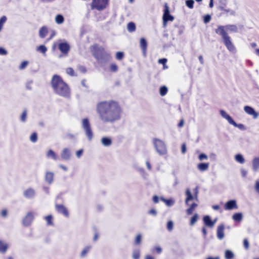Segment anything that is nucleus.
Masks as SVG:
<instances>
[{"label": "nucleus", "mask_w": 259, "mask_h": 259, "mask_svg": "<svg viewBox=\"0 0 259 259\" xmlns=\"http://www.w3.org/2000/svg\"><path fill=\"white\" fill-rule=\"evenodd\" d=\"M97 112L103 122L113 124L120 119L122 109L117 102L111 100L98 103Z\"/></svg>", "instance_id": "f257e3e1"}, {"label": "nucleus", "mask_w": 259, "mask_h": 259, "mask_svg": "<svg viewBox=\"0 0 259 259\" xmlns=\"http://www.w3.org/2000/svg\"><path fill=\"white\" fill-rule=\"evenodd\" d=\"M232 32H238V29L236 25H227L225 26L219 25L215 30V33L222 36L223 42L227 49L231 52H234L236 51L235 47L233 44L231 37L228 35L226 30Z\"/></svg>", "instance_id": "f03ea898"}, {"label": "nucleus", "mask_w": 259, "mask_h": 259, "mask_svg": "<svg viewBox=\"0 0 259 259\" xmlns=\"http://www.w3.org/2000/svg\"><path fill=\"white\" fill-rule=\"evenodd\" d=\"M92 48L93 57L96 59L100 67L106 71L107 69V64L112 59L110 54L107 52L103 47L99 46L97 44L93 46Z\"/></svg>", "instance_id": "7ed1b4c3"}, {"label": "nucleus", "mask_w": 259, "mask_h": 259, "mask_svg": "<svg viewBox=\"0 0 259 259\" xmlns=\"http://www.w3.org/2000/svg\"><path fill=\"white\" fill-rule=\"evenodd\" d=\"M51 84L57 94L65 96V82L60 76L54 75L51 80Z\"/></svg>", "instance_id": "20e7f679"}, {"label": "nucleus", "mask_w": 259, "mask_h": 259, "mask_svg": "<svg viewBox=\"0 0 259 259\" xmlns=\"http://www.w3.org/2000/svg\"><path fill=\"white\" fill-rule=\"evenodd\" d=\"M82 128L85 132V135L87 137L89 141H92L93 138V132L92 131L91 123L88 118H84L81 121Z\"/></svg>", "instance_id": "39448f33"}, {"label": "nucleus", "mask_w": 259, "mask_h": 259, "mask_svg": "<svg viewBox=\"0 0 259 259\" xmlns=\"http://www.w3.org/2000/svg\"><path fill=\"white\" fill-rule=\"evenodd\" d=\"M153 145L157 152L160 155H164L167 153V148L164 142L157 138L153 139Z\"/></svg>", "instance_id": "423d86ee"}, {"label": "nucleus", "mask_w": 259, "mask_h": 259, "mask_svg": "<svg viewBox=\"0 0 259 259\" xmlns=\"http://www.w3.org/2000/svg\"><path fill=\"white\" fill-rule=\"evenodd\" d=\"M108 4V0H93L92 8L102 11L106 8Z\"/></svg>", "instance_id": "0eeeda50"}, {"label": "nucleus", "mask_w": 259, "mask_h": 259, "mask_svg": "<svg viewBox=\"0 0 259 259\" xmlns=\"http://www.w3.org/2000/svg\"><path fill=\"white\" fill-rule=\"evenodd\" d=\"M162 18L166 19L168 22L172 21L174 20V17L170 14L169 8L167 3H165L164 5Z\"/></svg>", "instance_id": "6e6552de"}, {"label": "nucleus", "mask_w": 259, "mask_h": 259, "mask_svg": "<svg viewBox=\"0 0 259 259\" xmlns=\"http://www.w3.org/2000/svg\"><path fill=\"white\" fill-rule=\"evenodd\" d=\"M34 218L33 212H28L23 220V225L25 226H29L31 225Z\"/></svg>", "instance_id": "1a4fd4ad"}, {"label": "nucleus", "mask_w": 259, "mask_h": 259, "mask_svg": "<svg viewBox=\"0 0 259 259\" xmlns=\"http://www.w3.org/2000/svg\"><path fill=\"white\" fill-rule=\"evenodd\" d=\"M237 201L235 199H231L227 201L224 205V209L226 210H231L238 208Z\"/></svg>", "instance_id": "9d476101"}, {"label": "nucleus", "mask_w": 259, "mask_h": 259, "mask_svg": "<svg viewBox=\"0 0 259 259\" xmlns=\"http://www.w3.org/2000/svg\"><path fill=\"white\" fill-rule=\"evenodd\" d=\"M245 112L250 115H252L254 119H256L259 116V113L256 112L251 106L246 105L244 107Z\"/></svg>", "instance_id": "9b49d317"}, {"label": "nucleus", "mask_w": 259, "mask_h": 259, "mask_svg": "<svg viewBox=\"0 0 259 259\" xmlns=\"http://www.w3.org/2000/svg\"><path fill=\"white\" fill-rule=\"evenodd\" d=\"M148 43L146 39L144 37H141L140 40V46L142 51L143 55L144 57H146L147 48Z\"/></svg>", "instance_id": "f8f14e48"}, {"label": "nucleus", "mask_w": 259, "mask_h": 259, "mask_svg": "<svg viewBox=\"0 0 259 259\" xmlns=\"http://www.w3.org/2000/svg\"><path fill=\"white\" fill-rule=\"evenodd\" d=\"M225 226L222 224L218 226L217 231V236L219 240H222L224 238Z\"/></svg>", "instance_id": "ddd939ff"}, {"label": "nucleus", "mask_w": 259, "mask_h": 259, "mask_svg": "<svg viewBox=\"0 0 259 259\" xmlns=\"http://www.w3.org/2000/svg\"><path fill=\"white\" fill-rule=\"evenodd\" d=\"M202 220L205 226L211 228L214 226V222H212V220L209 215H204Z\"/></svg>", "instance_id": "4468645a"}, {"label": "nucleus", "mask_w": 259, "mask_h": 259, "mask_svg": "<svg viewBox=\"0 0 259 259\" xmlns=\"http://www.w3.org/2000/svg\"><path fill=\"white\" fill-rule=\"evenodd\" d=\"M243 215L242 212H238L234 213L232 216V220L236 223H240L242 222Z\"/></svg>", "instance_id": "2eb2a0df"}, {"label": "nucleus", "mask_w": 259, "mask_h": 259, "mask_svg": "<svg viewBox=\"0 0 259 259\" xmlns=\"http://www.w3.org/2000/svg\"><path fill=\"white\" fill-rule=\"evenodd\" d=\"M185 195L186 198L185 199V203L186 205H188V202L191 201L195 200V198H194L193 195L192 194L189 189H187L185 191Z\"/></svg>", "instance_id": "dca6fc26"}, {"label": "nucleus", "mask_w": 259, "mask_h": 259, "mask_svg": "<svg viewBox=\"0 0 259 259\" xmlns=\"http://www.w3.org/2000/svg\"><path fill=\"white\" fill-rule=\"evenodd\" d=\"M60 199V197L58 196L57 197L56 201V208L58 212L60 213H62L63 214H65V207L63 204H59V200Z\"/></svg>", "instance_id": "f3484780"}, {"label": "nucleus", "mask_w": 259, "mask_h": 259, "mask_svg": "<svg viewBox=\"0 0 259 259\" xmlns=\"http://www.w3.org/2000/svg\"><path fill=\"white\" fill-rule=\"evenodd\" d=\"M24 195L26 198H32L35 195V191L31 188H29L26 189L24 192Z\"/></svg>", "instance_id": "a211bd4d"}, {"label": "nucleus", "mask_w": 259, "mask_h": 259, "mask_svg": "<svg viewBox=\"0 0 259 259\" xmlns=\"http://www.w3.org/2000/svg\"><path fill=\"white\" fill-rule=\"evenodd\" d=\"M101 142L104 146L108 147L112 144V141L110 137H104L101 139Z\"/></svg>", "instance_id": "6ab92c4d"}, {"label": "nucleus", "mask_w": 259, "mask_h": 259, "mask_svg": "<svg viewBox=\"0 0 259 259\" xmlns=\"http://www.w3.org/2000/svg\"><path fill=\"white\" fill-rule=\"evenodd\" d=\"M49 33V30L47 26H44L41 27L39 31V36L41 38H44L47 36Z\"/></svg>", "instance_id": "aec40b11"}, {"label": "nucleus", "mask_w": 259, "mask_h": 259, "mask_svg": "<svg viewBox=\"0 0 259 259\" xmlns=\"http://www.w3.org/2000/svg\"><path fill=\"white\" fill-rule=\"evenodd\" d=\"M160 200L165 203V204L168 207L172 206L174 205L175 201L174 198H169L168 199L165 198L163 197H160Z\"/></svg>", "instance_id": "412c9836"}, {"label": "nucleus", "mask_w": 259, "mask_h": 259, "mask_svg": "<svg viewBox=\"0 0 259 259\" xmlns=\"http://www.w3.org/2000/svg\"><path fill=\"white\" fill-rule=\"evenodd\" d=\"M57 48H58L63 54L65 53V42H61L59 44L57 42H55L53 46V49L55 50Z\"/></svg>", "instance_id": "4be33fe9"}, {"label": "nucleus", "mask_w": 259, "mask_h": 259, "mask_svg": "<svg viewBox=\"0 0 259 259\" xmlns=\"http://www.w3.org/2000/svg\"><path fill=\"white\" fill-rule=\"evenodd\" d=\"M9 248V244L0 240V253H5Z\"/></svg>", "instance_id": "5701e85b"}, {"label": "nucleus", "mask_w": 259, "mask_h": 259, "mask_svg": "<svg viewBox=\"0 0 259 259\" xmlns=\"http://www.w3.org/2000/svg\"><path fill=\"white\" fill-rule=\"evenodd\" d=\"M234 159L236 161L240 164H243L245 161L243 155L241 153L236 154L234 156Z\"/></svg>", "instance_id": "b1692460"}, {"label": "nucleus", "mask_w": 259, "mask_h": 259, "mask_svg": "<svg viewBox=\"0 0 259 259\" xmlns=\"http://www.w3.org/2000/svg\"><path fill=\"white\" fill-rule=\"evenodd\" d=\"M259 168V157H255L252 160V169L254 171H257Z\"/></svg>", "instance_id": "393cba45"}, {"label": "nucleus", "mask_w": 259, "mask_h": 259, "mask_svg": "<svg viewBox=\"0 0 259 259\" xmlns=\"http://www.w3.org/2000/svg\"><path fill=\"white\" fill-rule=\"evenodd\" d=\"M208 167H209L208 163L201 162V163H199L197 165L198 169L201 171H204L206 170L208 168Z\"/></svg>", "instance_id": "a878e982"}, {"label": "nucleus", "mask_w": 259, "mask_h": 259, "mask_svg": "<svg viewBox=\"0 0 259 259\" xmlns=\"http://www.w3.org/2000/svg\"><path fill=\"white\" fill-rule=\"evenodd\" d=\"M235 256L234 252L229 249H227L225 251V259H233Z\"/></svg>", "instance_id": "bb28decb"}, {"label": "nucleus", "mask_w": 259, "mask_h": 259, "mask_svg": "<svg viewBox=\"0 0 259 259\" xmlns=\"http://www.w3.org/2000/svg\"><path fill=\"white\" fill-rule=\"evenodd\" d=\"M198 206V204L195 202H193L189 207L187 209L186 212L187 214L191 215L193 213V211L195 208Z\"/></svg>", "instance_id": "cd10ccee"}, {"label": "nucleus", "mask_w": 259, "mask_h": 259, "mask_svg": "<svg viewBox=\"0 0 259 259\" xmlns=\"http://www.w3.org/2000/svg\"><path fill=\"white\" fill-rule=\"evenodd\" d=\"M54 174L51 172H48L46 174L45 180L49 184L53 181Z\"/></svg>", "instance_id": "c85d7f7f"}, {"label": "nucleus", "mask_w": 259, "mask_h": 259, "mask_svg": "<svg viewBox=\"0 0 259 259\" xmlns=\"http://www.w3.org/2000/svg\"><path fill=\"white\" fill-rule=\"evenodd\" d=\"M45 220L47 222L48 226H53V217L52 215L50 214L44 217Z\"/></svg>", "instance_id": "c756f323"}, {"label": "nucleus", "mask_w": 259, "mask_h": 259, "mask_svg": "<svg viewBox=\"0 0 259 259\" xmlns=\"http://www.w3.org/2000/svg\"><path fill=\"white\" fill-rule=\"evenodd\" d=\"M136 26L134 22H130L127 25V29L128 32H133L136 30Z\"/></svg>", "instance_id": "7c9ffc66"}, {"label": "nucleus", "mask_w": 259, "mask_h": 259, "mask_svg": "<svg viewBox=\"0 0 259 259\" xmlns=\"http://www.w3.org/2000/svg\"><path fill=\"white\" fill-rule=\"evenodd\" d=\"M168 92V88L165 85H162L159 88V94L161 96H164Z\"/></svg>", "instance_id": "2f4dec72"}, {"label": "nucleus", "mask_w": 259, "mask_h": 259, "mask_svg": "<svg viewBox=\"0 0 259 259\" xmlns=\"http://www.w3.org/2000/svg\"><path fill=\"white\" fill-rule=\"evenodd\" d=\"M199 215L197 213H195L191 218L190 221V225L193 226L197 221Z\"/></svg>", "instance_id": "473e14b6"}, {"label": "nucleus", "mask_w": 259, "mask_h": 259, "mask_svg": "<svg viewBox=\"0 0 259 259\" xmlns=\"http://www.w3.org/2000/svg\"><path fill=\"white\" fill-rule=\"evenodd\" d=\"M47 155L48 157L52 158L54 160H56L57 159V156L55 153L52 150H49L48 151Z\"/></svg>", "instance_id": "72a5a7b5"}, {"label": "nucleus", "mask_w": 259, "mask_h": 259, "mask_svg": "<svg viewBox=\"0 0 259 259\" xmlns=\"http://www.w3.org/2000/svg\"><path fill=\"white\" fill-rule=\"evenodd\" d=\"M174 223L172 221L169 220L167 222L166 229L169 232H171L174 229Z\"/></svg>", "instance_id": "f704fd0d"}, {"label": "nucleus", "mask_w": 259, "mask_h": 259, "mask_svg": "<svg viewBox=\"0 0 259 259\" xmlns=\"http://www.w3.org/2000/svg\"><path fill=\"white\" fill-rule=\"evenodd\" d=\"M109 70L112 72H116L118 70V67L115 63H111L110 65Z\"/></svg>", "instance_id": "c9c22d12"}, {"label": "nucleus", "mask_w": 259, "mask_h": 259, "mask_svg": "<svg viewBox=\"0 0 259 259\" xmlns=\"http://www.w3.org/2000/svg\"><path fill=\"white\" fill-rule=\"evenodd\" d=\"M140 256V251L139 249H135L133 252V258L139 259Z\"/></svg>", "instance_id": "e433bc0d"}, {"label": "nucleus", "mask_w": 259, "mask_h": 259, "mask_svg": "<svg viewBox=\"0 0 259 259\" xmlns=\"http://www.w3.org/2000/svg\"><path fill=\"white\" fill-rule=\"evenodd\" d=\"M142 241V235L141 234H138L135 239L134 243L136 245H140Z\"/></svg>", "instance_id": "4c0bfd02"}, {"label": "nucleus", "mask_w": 259, "mask_h": 259, "mask_svg": "<svg viewBox=\"0 0 259 259\" xmlns=\"http://www.w3.org/2000/svg\"><path fill=\"white\" fill-rule=\"evenodd\" d=\"M185 4L189 9H193L194 8V0H186Z\"/></svg>", "instance_id": "58836bf2"}, {"label": "nucleus", "mask_w": 259, "mask_h": 259, "mask_svg": "<svg viewBox=\"0 0 259 259\" xmlns=\"http://www.w3.org/2000/svg\"><path fill=\"white\" fill-rule=\"evenodd\" d=\"M55 20L57 23L61 24L64 21V17L61 15H57L56 17Z\"/></svg>", "instance_id": "ea45409f"}, {"label": "nucleus", "mask_w": 259, "mask_h": 259, "mask_svg": "<svg viewBox=\"0 0 259 259\" xmlns=\"http://www.w3.org/2000/svg\"><path fill=\"white\" fill-rule=\"evenodd\" d=\"M211 19V15L209 14H206L203 17V21L204 23L207 24L209 23Z\"/></svg>", "instance_id": "a19ab883"}, {"label": "nucleus", "mask_w": 259, "mask_h": 259, "mask_svg": "<svg viewBox=\"0 0 259 259\" xmlns=\"http://www.w3.org/2000/svg\"><path fill=\"white\" fill-rule=\"evenodd\" d=\"M91 247L90 246H87L84 247L83 250L81 251L80 256L81 257H84L86 254L89 252L91 249Z\"/></svg>", "instance_id": "79ce46f5"}, {"label": "nucleus", "mask_w": 259, "mask_h": 259, "mask_svg": "<svg viewBox=\"0 0 259 259\" xmlns=\"http://www.w3.org/2000/svg\"><path fill=\"white\" fill-rule=\"evenodd\" d=\"M124 54L123 52H117L116 54V59L118 60H122L124 57Z\"/></svg>", "instance_id": "37998d69"}, {"label": "nucleus", "mask_w": 259, "mask_h": 259, "mask_svg": "<svg viewBox=\"0 0 259 259\" xmlns=\"http://www.w3.org/2000/svg\"><path fill=\"white\" fill-rule=\"evenodd\" d=\"M235 127H238L239 129L242 131H245L246 130V126L242 123H237L235 122V125H234Z\"/></svg>", "instance_id": "c03bdc74"}, {"label": "nucleus", "mask_w": 259, "mask_h": 259, "mask_svg": "<svg viewBox=\"0 0 259 259\" xmlns=\"http://www.w3.org/2000/svg\"><path fill=\"white\" fill-rule=\"evenodd\" d=\"M30 141L33 142L35 143L37 140V135L36 133H33L30 137Z\"/></svg>", "instance_id": "a18cd8bd"}, {"label": "nucleus", "mask_w": 259, "mask_h": 259, "mask_svg": "<svg viewBox=\"0 0 259 259\" xmlns=\"http://www.w3.org/2000/svg\"><path fill=\"white\" fill-rule=\"evenodd\" d=\"M225 12L230 13V15L232 16H234L235 15V12L233 10H231L230 9H225V11L221 13V15H224Z\"/></svg>", "instance_id": "49530a36"}, {"label": "nucleus", "mask_w": 259, "mask_h": 259, "mask_svg": "<svg viewBox=\"0 0 259 259\" xmlns=\"http://www.w3.org/2000/svg\"><path fill=\"white\" fill-rule=\"evenodd\" d=\"M66 72L71 76H75L74 71L72 68H68L66 69Z\"/></svg>", "instance_id": "de8ad7c7"}, {"label": "nucleus", "mask_w": 259, "mask_h": 259, "mask_svg": "<svg viewBox=\"0 0 259 259\" xmlns=\"http://www.w3.org/2000/svg\"><path fill=\"white\" fill-rule=\"evenodd\" d=\"M198 187L197 186L194 189V198H195L196 201H198Z\"/></svg>", "instance_id": "09e8293b"}, {"label": "nucleus", "mask_w": 259, "mask_h": 259, "mask_svg": "<svg viewBox=\"0 0 259 259\" xmlns=\"http://www.w3.org/2000/svg\"><path fill=\"white\" fill-rule=\"evenodd\" d=\"M198 158L200 161L203 160H206L208 159V156L207 155L204 153H200L198 156Z\"/></svg>", "instance_id": "8fccbe9b"}, {"label": "nucleus", "mask_w": 259, "mask_h": 259, "mask_svg": "<svg viewBox=\"0 0 259 259\" xmlns=\"http://www.w3.org/2000/svg\"><path fill=\"white\" fill-rule=\"evenodd\" d=\"M47 48L44 46V45H40L37 48V51H40V52L42 53L43 54L46 53L47 52Z\"/></svg>", "instance_id": "3c124183"}, {"label": "nucleus", "mask_w": 259, "mask_h": 259, "mask_svg": "<svg viewBox=\"0 0 259 259\" xmlns=\"http://www.w3.org/2000/svg\"><path fill=\"white\" fill-rule=\"evenodd\" d=\"M220 113L221 115L226 119L230 115L224 110H221Z\"/></svg>", "instance_id": "603ef678"}, {"label": "nucleus", "mask_w": 259, "mask_h": 259, "mask_svg": "<svg viewBox=\"0 0 259 259\" xmlns=\"http://www.w3.org/2000/svg\"><path fill=\"white\" fill-rule=\"evenodd\" d=\"M226 120L228 121V122L230 124H232L233 125H235V123L236 122L235 121V120L233 119V118L230 115H229L228 117V118H226Z\"/></svg>", "instance_id": "864d4df0"}, {"label": "nucleus", "mask_w": 259, "mask_h": 259, "mask_svg": "<svg viewBox=\"0 0 259 259\" xmlns=\"http://www.w3.org/2000/svg\"><path fill=\"white\" fill-rule=\"evenodd\" d=\"M167 62V59L165 58H161L158 59V63L160 64H162L163 65H165Z\"/></svg>", "instance_id": "5fc2aeb1"}, {"label": "nucleus", "mask_w": 259, "mask_h": 259, "mask_svg": "<svg viewBox=\"0 0 259 259\" xmlns=\"http://www.w3.org/2000/svg\"><path fill=\"white\" fill-rule=\"evenodd\" d=\"M243 246L246 249H248L249 247V241L246 238H245L243 240Z\"/></svg>", "instance_id": "6e6d98bb"}, {"label": "nucleus", "mask_w": 259, "mask_h": 259, "mask_svg": "<svg viewBox=\"0 0 259 259\" xmlns=\"http://www.w3.org/2000/svg\"><path fill=\"white\" fill-rule=\"evenodd\" d=\"M28 62L27 61H23L20 65L19 66V69H24L28 65Z\"/></svg>", "instance_id": "4d7b16f0"}, {"label": "nucleus", "mask_w": 259, "mask_h": 259, "mask_svg": "<svg viewBox=\"0 0 259 259\" xmlns=\"http://www.w3.org/2000/svg\"><path fill=\"white\" fill-rule=\"evenodd\" d=\"M26 116H27V112L26 110H24L22 112L21 116V120L22 121H23V122L25 121L26 118Z\"/></svg>", "instance_id": "13d9d810"}, {"label": "nucleus", "mask_w": 259, "mask_h": 259, "mask_svg": "<svg viewBox=\"0 0 259 259\" xmlns=\"http://www.w3.org/2000/svg\"><path fill=\"white\" fill-rule=\"evenodd\" d=\"M83 150L82 149H79L76 152V157L79 158L83 154Z\"/></svg>", "instance_id": "bf43d9fd"}, {"label": "nucleus", "mask_w": 259, "mask_h": 259, "mask_svg": "<svg viewBox=\"0 0 259 259\" xmlns=\"http://www.w3.org/2000/svg\"><path fill=\"white\" fill-rule=\"evenodd\" d=\"M187 151V147L185 143H183L181 146V153L184 154Z\"/></svg>", "instance_id": "052dcab7"}, {"label": "nucleus", "mask_w": 259, "mask_h": 259, "mask_svg": "<svg viewBox=\"0 0 259 259\" xmlns=\"http://www.w3.org/2000/svg\"><path fill=\"white\" fill-rule=\"evenodd\" d=\"M78 68L81 73H85L87 72V69L83 66L79 65L78 66Z\"/></svg>", "instance_id": "680f3d73"}, {"label": "nucleus", "mask_w": 259, "mask_h": 259, "mask_svg": "<svg viewBox=\"0 0 259 259\" xmlns=\"http://www.w3.org/2000/svg\"><path fill=\"white\" fill-rule=\"evenodd\" d=\"M148 213L153 216H156L157 214V212L155 209L152 208L149 210Z\"/></svg>", "instance_id": "e2e57ef3"}, {"label": "nucleus", "mask_w": 259, "mask_h": 259, "mask_svg": "<svg viewBox=\"0 0 259 259\" xmlns=\"http://www.w3.org/2000/svg\"><path fill=\"white\" fill-rule=\"evenodd\" d=\"M160 198H159L157 195H154L152 197V200L155 203H157Z\"/></svg>", "instance_id": "0e129e2a"}, {"label": "nucleus", "mask_w": 259, "mask_h": 259, "mask_svg": "<svg viewBox=\"0 0 259 259\" xmlns=\"http://www.w3.org/2000/svg\"><path fill=\"white\" fill-rule=\"evenodd\" d=\"M69 88L68 85L66 83V98L70 97Z\"/></svg>", "instance_id": "69168bd1"}, {"label": "nucleus", "mask_w": 259, "mask_h": 259, "mask_svg": "<svg viewBox=\"0 0 259 259\" xmlns=\"http://www.w3.org/2000/svg\"><path fill=\"white\" fill-rule=\"evenodd\" d=\"M254 189H255L256 192L258 194H259V181L258 180H257L255 182Z\"/></svg>", "instance_id": "338daca9"}, {"label": "nucleus", "mask_w": 259, "mask_h": 259, "mask_svg": "<svg viewBox=\"0 0 259 259\" xmlns=\"http://www.w3.org/2000/svg\"><path fill=\"white\" fill-rule=\"evenodd\" d=\"M7 210L6 209H3L1 212V216L6 218L7 216Z\"/></svg>", "instance_id": "774afa93"}]
</instances>
